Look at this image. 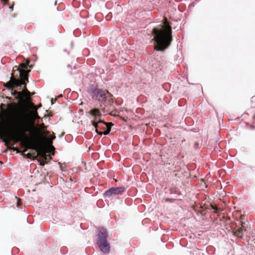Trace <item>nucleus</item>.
Masks as SVG:
<instances>
[{
  "instance_id": "9b49d317",
  "label": "nucleus",
  "mask_w": 255,
  "mask_h": 255,
  "mask_svg": "<svg viewBox=\"0 0 255 255\" xmlns=\"http://www.w3.org/2000/svg\"><path fill=\"white\" fill-rule=\"evenodd\" d=\"M93 126L96 128V130H98V128H99V125L100 124H103V121H100L98 122H92Z\"/></svg>"
},
{
  "instance_id": "f8f14e48",
  "label": "nucleus",
  "mask_w": 255,
  "mask_h": 255,
  "mask_svg": "<svg viewBox=\"0 0 255 255\" xmlns=\"http://www.w3.org/2000/svg\"><path fill=\"white\" fill-rule=\"evenodd\" d=\"M29 63V61L28 60H26V62L25 63H22L20 64V66L23 68H26L27 66L28 65Z\"/></svg>"
},
{
  "instance_id": "2eb2a0df",
  "label": "nucleus",
  "mask_w": 255,
  "mask_h": 255,
  "mask_svg": "<svg viewBox=\"0 0 255 255\" xmlns=\"http://www.w3.org/2000/svg\"><path fill=\"white\" fill-rule=\"evenodd\" d=\"M44 165V162H40V165L43 166Z\"/></svg>"
},
{
  "instance_id": "4468645a",
  "label": "nucleus",
  "mask_w": 255,
  "mask_h": 255,
  "mask_svg": "<svg viewBox=\"0 0 255 255\" xmlns=\"http://www.w3.org/2000/svg\"><path fill=\"white\" fill-rule=\"evenodd\" d=\"M103 124H105L106 125L107 124H109V127H111V126H113V124L111 123H105L104 122H103Z\"/></svg>"
},
{
  "instance_id": "f03ea898",
  "label": "nucleus",
  "mask_w": 255,
  "mask_h": 255,
  "mask_svg": "<svg viewBox=\"0 0 255 255\" xmlns=\"http://www.w3.org/2000/svg\"><path fill=\"white\" fill-rule=\"evenodd\" d=\"M164 23L161 29L153 28L152 32L155 36L153 38L156 45L154 46L155 50L162 51L166 49L171 42V28L168 24L166 19H164Z\"/></svg>"
},
{
  "instance_id": "1a4fd4ad",
  "label": "nucleus",
  "mask_w": 255,
  "mask_h": 255,
  "mask_svg": "<svg viewBox=\"0 0 255 255\" xmlns=\"http://www.w3.org/2000/svg\"><path fill=\"white\" fill-rule=\"evenodd\" d=\"M11 95L15 96L17 97V98H18L20 99H22L25 95L24 91L16 92L15 91H13V90H11Z\"/></svg>"
},
{
  "instance_id": "9d476101",
  "label": "nucleus",
  "mask_w": 255,
  "mask_h": 255,
  "mask_svg": "<svg viewBox=\"0 0 255 255\" xmlns=\"http://www.w3.org/2000/svg\"><path fill=\"white\" fill-rule=\"evenodd\" d=\"M109 124H106V126H107V129L106 131H105L104 132H100V131H98V130H96V132L100 134V135H107L109 133V132H110L111 131V127H109Z\"/></svg>"
},
{
  "instance_id": "6e6552de",
  "label": "nucleus",
  "mask_w": 255,
  "mask_h": 255,
  "mask_svg": "<svg viewBox=\"0 0 255 255\" xmlns=\"http://www.w3.org/2000/svg\"><path fill=\"white\" fill-rule=\"evenodd\" d=\"M89 114L93 117V120L94 121L96 120L98 117H100L102 115L101 112L96 109L90 111Z\"/></svg>"
},
{
  "instance_id": "7ed1b4c3",
  "label": "nucleus",
  "mask_w": 255,
  "mask_h": 255,
  "mask_svg": "<svg viewBox=\"0 0 255 255\" xmlns=\"http://www.w3.org/2000/svg\"><path fill=\"white\" fill-rule=\"evenodd\" d=\"M20 76L21 78V80H17L13 77V75H11L10 77V79L9 81L5 84V87L6 88H11L13 86H19L20 87L22 85H24L25 84V81L28 80L27 78V74L29 72H30V70H25L19 69Z\"/></svg>"
},
{
  "instance_id": "0eeeda50",
  "label": "nucleus",
  "mask_w": 255,
  "mask_h": 255,
  "mask_svg": "<svg viewBox=\"0 0 255 255\" xmlns=\"http://www.w3.org/2000/svg\"><path fill=\"white\" fill-rule=\"evenodd\" d=\"M124 191V189L122 187L118 188H112L110 190L107 191L105 194L107 196H111L113 195H117L120 193L123 192Z\"/></svg>"
},
{
  "instance_id": "f3484780",
  "label": "nucleus",
  "mask_w": 255,
  "mask_h": 255,
  "mask_svg": "<svg viewBox=\"0 0 255 255\" xmlns=\"http://www.w3.org/2000/svg\"><path fill=\"white\" fill-rule=\"evenodd\" d=\"M9 9H12V7L9 6Z\"/></svg>"
},
{
  "instance_id": "20e7f679",
  "label": "nucleus",
  "mask_w": 255,
  "mask_h": 255,
  "mask_svg": "<svg viewBox=\"0 0 255 255\" xmlns=\"http://www.w3.org/2000/svg\"><path fill=\"white\" fill-rule=\"evenodd\" d=\"M108 233L107 231L103 228L101 229L98 233V244L101 251L104 253H109L110 252V245L108 243L107 239Z\"/></svg>"
},
{
  "instance_id": "39448f33",
  "label": "nucleus",
  "mask_w": 255,
  "mask_h": 255,
  "mask_svg": "<svg viewBox=\"0 0 255 255\" xmlns=\"http://www.w3.org/2000/svg\"><path fill=\"white\" fill-rule=\"evenodd\" d=\"M26 105L27 107L32 109L33 110L29 111L28 112V114L26 117H25V120H26L29 124L33 125L34 124V120L37 119H39L37 113V108L34 107L32 103L28 101L27 102Z\"/></svg>"
},
{
  "instance_id": "f257e3e1",
  "label": "nucleus",
  "mask_w": 255,
  "mask_h": 255,
  "mask_svg": "<svg viewBox=\"0 0 255 255\" xmlns=\"http://www.w3.org/2000/svg\"><path fill=\"white\" fill-rule=\"evenodd\" d=\"M7 108V110L2 109L0 113V131L6 137L4 140L5 144L8 143V139L14 142L21 141L28 147L35 149L39 155L47 160L46 153L51 152L54 148L51 144L55 136L44 137L43 140L38 142L31 141L25 133L29 128L25 126L21 117L10 115V112L14 111L13 105L8 104Z\"/></svg>"
},
{
  "instance_id": "423d86ee",
  "label": "nucleus",
  "mask_w": 255,
  "mask_h": 255,
  "mask_svg": "<svg viewBox=\"0 0 255 255\" xmlns=\"http://www.w3.org/2000/svg\"><path fill=\"white\" fill-rule=\"evenodd\" d=\"M88 92L90 94L91 96L93 99L100 102L104 101L106 99V95L109 94V92L107 91H103L99 89H96L94 90H89Z\"/></svg>"
},
{
  "instance_id": "a211bd4d",
  "label": "nucleus",
  "mask_w": 255,
  "mask_h": 255,
  "mask_svg": "<svg viewBox=\"0 0 255 255\" xmlns=\"http://www.w3.org/2000/svg\"><path fill=\"white\" fill-rule=\"evenodd\" d=\"M6 0H1L2 1H5Z\"/></svg>"
},
{
  "instance_id": "ddd939ff",
  "label": "nucleus",
  "mask_w": 255,
  "mask_h": 255,
  "mask_svg": "<svg viewBox=\"0 0 255 255\" xmlns=\"http://www.w3.org/2000/svg\"><path fill=\"white\" fill-rule=\"evenodd\" d=\"M15 199L16 200V204H17V207H18L19 206V199L17 198L16 197H14Z\"/></svg>"
},
{
  "instance_id": "dca6fc26",
  "label": "nucleus",
  "mask_w": 255,
  "mask_h": 255,
  "mask_svg": "<svg viewBox=\"0 0 255 255\" xmlns=\"http://www.w3.org/2000/svg\"><path fill=\"white\" fill-rule=\"evenodd\" d=\"M29 156H30V155L29 153H28V157H29Z\"/></svg>"
}]
</instances>
